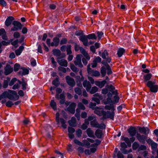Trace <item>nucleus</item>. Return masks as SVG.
Instances as JSON below:
<instances>
[{
    "label": "nucleus",
    "mask_w": 158,
    "mask_h": 158,
    "mask_svg": "<svg viewBox=\"0 0 158 158\" xmlns=\"http://www.w3.org/2000/svg\"><path fill=\"white\" fill-rule=\"evenodd\" d=\"M83 146L87 148H89L90 147H96L101 143V141L98 139L94 140L89 138H87L86 139L82 141Z\"/></svg>",
    "instance_id": "obj_1"
},
{
    "label": "nucleus",
    "mask_w": 158,
    "mask_h": 158,
    "mask_svg": "<svg viewBox=\"0 0 158 158\" xmlns=\"http://www.w3.org/2000/svg\"><path fill=\"white\" fill-rule=\"evenodd\" d=\"M95 109V113L99 116H102L103 119H106L107 118H110L113 120L114 115V113L113 112L110 113L109 111L106 112L103 110L100 111L98 109Z\"/></svg>",
    "instance_id": "obj_2"
},
{
    "label": "nucleus",
    "mask_w": 158,
    "mask_h": 158,
    "mask_svg": "<svg viewBox=\"0 0 158 158\" xmlns=\"http://www.w3.org/2000/svg\"><path fill=\"white\" fill-rule=\"evenodd\" d=\"M146 85L150 88L151 92L156 93L157 91L158 87L157 85L155 84L154 82L149 81L147 82Z\"/></svg>",
    "instance_id": "obj_3"
},
{
    "label": "nucleus",
    "mask_w": 158,
    "mask_h": 158,
    "mask_svg": "<svg viewBox=\"0 0 158 158\" xmlns=\"http://www.w3.org/2000/svg\"><path fill=\"white\" fill-rule=\"evenodd\" d=\"M9 94L8 96V98L10 100L16 101L19 99V97L17 95L16 92L14 90H9Z\"/></svg>",
    "instance_id": "obj_4"
},
{
    "label": "nucleus",
    "mask_w": 158,
    "mask_h": 158,
    "mask_svg": "<svg viewBox=\"0 0 158 158\" xmlns=\"http://www.w3.org/2000/svg\"><path fill=\"white\" fill-rule=\"evenodd\" d=\"M87 71L88 74L92 76L98 77L100 76V73L99 71L97 70H94L90 68V64L87 65Z\"/></svg>",
    "instance_id": "obj_5"
},
{
    "label": "nucleus",
    "mask_w": 158,
    "mask_h": 158,
    "mask_svg": "<svg viewBox=\"0 0 158 158\" xmlns=\"http://www.w3.org/2000/svg\"><path fill=\"white\" fill-rule=\"evenodd\" d=\"M90 124L91 126L93 127L98 128L102 129H104L105 128V126L104 124H99L96 118L91 121Z\"/></svg>",
    "instance_id": "obj_6"
},
{
    "label": "nucleus",
    "mask_w": 158,
    "mask_h": 158,
    "mask_svg": "<svg viewBox=\"0 0 158 158\" xmlns=\"http://www.w3.org/2000/svg\"><path fill=\"white\" fill-rule=\"evenodd\" d=\"M12 24L14 27L11 28V31H17L19 30H21L22 28V25L21 23L18 21H14L12 23Z\"/></svg>",
    "instance_id": "obj_7"
},
{
    "label": "nucleus",
    "mask_w": 158,
    "mask_h": 158,
    "mask_svg": "<svg viewBox=\"0 0 158 158\" xmlns=\"http://www.w3.org/2000/svg\"><path fill=\"white\" fill-rule=\"evenodd\" d=\"M81 55H77L76 60L74 61V63L76 65H78L79 67L82 68L83 65L81 62Z\"/></svg>",
    "instance_id": "obj_8"
},
{
    "label": "nucleus",
    "mask_w": 158,
    "mask_h": 158,
    "mask_svg": "<svg viewBox=\"0 0 158 158\" xmlns=\"http://www.w3.org/2000/svg\"><path fill=\"white\" fill-rule=\"evenodd\" d=\"M137 139L139 142L142 143H144L146 140L147 136L143 135H141L139 133H137L136 135Z\"/></svg>",
    "instance_id": "obj_9"
},
{
    "label": "nucleus",
    "mask_w": 158,
    "mask_h": 158,
    "mask_svg": "<svg viewBox=\"0 0 158 158\" xmlns=\"http://www.w3.org/2000/svg\"><path fill=\"white\" fill-rule=\"evenodd\" d=\"M5 71L4 74L6 75H7L11 73L13 71V68L8 64L6 65L4 68Z\"/></svg>",
    "instance_id": "obj_10"
},
{
    "label": "nucleus",
    "mask_w": 158,
    "mask_h": 158,
    "mask_svg": "<svg viewBox=\"0 0 158 158\" xmlns=\"http://www.w3.org/2000/svg\"><path fill=\"white\" fill-rule=\"evenodd\" d=\"M57 62L59 64L60 66L65 67H66L68 66V62L67 61L64 59L58 58L57 59Z\"/></svg>",
    "instance_id": "obj_11"
},
{
    "label": "nucleus",
    "mask_w": 158,
    "mask_h": 158,
    "mask_svg": "<svg viewBox=\"0 0 158 158\" xmlns=\"http://www.w3.org/2000/svg\"><path fill=\"white\" fill-rule=\"evenodd\" d=\"M139 131L141 133L146 135L147 136L149 134V130L147 127H140L139 128Z\"/></svg>",
    "instance_id": "obj_12"
},
{
    "label": "nucleus",
    "mask_w": 158,
    "mask_h": 158,
    "mask_svg": "<svg viewBox=\"0 0 158 158\" xmlns=\"http://www.w3.org/2000/svg\"><path fill=\"white\" fill-rule=\"evenodd\" d=\"M83 85V86L85 88L88 92L90 91L91 87V85L89 82L87 81V80H85L84 81Z\"/></svg>",
    "instance_id": "obj_13"
},
{
    "label": "nucleus",
    "mask_w": 158,
    "mask_h": 158,
    "mask_svg": "<svg viewBox=\"0 0 158 158\" xmlns=\"http://www.w3.org/2000/svg\"><path fill=\"white\" fill-rule=\"evenodd\" d=\"M66 79L67 82L69 85L73 86L75 85V83L74 80L71 78L69 76L66 77Z\"/></svg>",
    "instance_id": "obj_14"
},
{
    "label": "nucleus",
    "mask_w": 158,
    "mask_h": 158,
    "mask_svg": "<svg viewBox=\"0 0 158 158\" xmlns=\"http://www.w3.org/2000/svg\"><path fill=\"white\" fill-rule=\"evenodd\" d=\"M88 38L86 35H82L80 37V40L83 42L85 46H87L88 45Z\"/></svg>",
    "instance_id": "obj_15"
},
{
    "label": "nucleus",
    "mask_w": 158,
    "mask_h": 158,
    "mask_svg": "<svg viewBox=\"0 0 158 158\" xmlns=\"http://www.w3.org/2000/svg\"><path fill=\"white\" fill-rule=\"evenodd\" d=\"M76 104L74 103H72L69 105L68 108V110L72 114H74L75 112V108Z\"/></svg>",
    "instance_id": "obj_16"
},
{
    "label": "nucleus",
    "mask_w": 158,
    "mask_h": 158,
    "mask_svg": "<svg viewBox=\"0 0 158 158\" xmlns=\"http://www.w3.org/2000/svg\"><path fill=\"white\" fill-rule=\"evenodd\" d=\"M60 42V40L59 37H56L53 38V42L51 43V46H57Z\"/></svg>",
    "instance_id": "obj_17"
},
{
    "label": "nucleus",
    "mask_w": 158,
    "mask_h": 158,
    "mask_svg": "<svg viewBox=\"0 0 158 158\" xmlns=\"http://www.w3.org/2000/svg\"><path fill=\"white\" fill-rule=\"evenodd\" d=\"M14 19V18L11 16L7 17L5 21V25L7 27H9L11 24L12 22Z\"/></svg>",
    "instance_id": "obj_18"
},
{
    "label": "nucleus",
    "mask_w": 158,
    "mask_h": 158,
    "mask_svg": "<svg viewBox=\"0 0 158 158\" xmlns=\"http://www.w3.org/2000/svg\"><path fill=\"white\" fill-rule=\"evenodd\" d=\"M106 80H103L102 81H96L95 82V84L96 85L98 86L100 88H102L106 84Z\"/></svg>",
    "instance_id": "obj_19"
},
{
    "label": "nucleus",
    "mask_w": 158,
    "mask_h": 158,
    "mask_svg": "<svg viewBox=\"0 0 158 158\" xmlns=\"http://www.w3.org/2000/svg\"><path fill=\"white\" fill-rule=\"evenodd\" d=\"M81 52L85 57L87 60H89L90 57L87 53L85 51V49L81 47L80 48Z\"/></svg>",
    "instance_id": "obj_20"
},
{
    "label": "nucleus",
    "mask_w": 158,
    "mask_h": 158,
    "mask_svg": "<svg viewBox=\"0 0 158 158\" xmlns=\"http://www.w3.org/2000/svg\"><path fill=\"white\" fill-rule=\"evenodd\" d=\"M86 133L89 137L93 138H94V132L91 128H88L86 130Z\"/></svg>",
    "instance_id": "obj_21"
},
{
    "label": "nucleus",
    "mask_w": 158,
    "mask_h": 158,
    "mask_svg": "<svg viewBox=\"0 0 158 158\" xmlns=\"http://www.w3.org/2000/svg\"><path fill=\"white\" fill-rule=\"evenodd\" d=\"M70 126L72 127H75L76 126V118L74 117L71 118V119L68 122Z\"/></svg>",
    "instance_id": "obj_22"
},
{
    "label": "nucleus",
    "mask_w": 158,
    "mask_h": 158,
    "mask_svg": "<svg viewBox=\"0 0 158 158\" xmlns=\"http://www.w3.org/2000/svg\"><path fill=\"white\" fill-rule=\"evenodd\" d=\"M128 131L129 134L131 136H135L136 133V131L135 128L134 127H131L128 130Z\"/></svg>",
    "instance_id": "obj_23"
},
{
    "label": "nucleus",
    "mask_w": 158,
    "mask_h": 158,
    "mask_svg": "<svg viewBox=\"0 0 158 158\" xmlns=\"http://www.w3.org/2000/svg\"><path fill=\"white\" fill-rule=\"evenodd\" d=\"M107 88L109 89L110 91L113 94H118L117 90L115 89V88L112 85H109Z\"/></svg>",
    "instance_id": "obj_24"
},
{
    "label": "nucleus",
    "mask_w": 158,
    "mask_h": 158,
    "mask_svg": "<svg viewBox=\"0 0 158 158\" xmlns=\"http://www.w3.org/2000/svg\"><path fill=\"white\" fill-rule=\"evenodd\" d=\"M103 135V134L102 130L98 129L95 132V135L98 138H101Z\"/></svg>",
    "instance_id": "obj_25"
},
{
    "label": "nucleus",
    "mask_w": 158,
    "mask_h": 158,
    "mask_svg": "<svg viewBox=\"0 0 158 158\" xmlns=\"http://www.w3.org/2000/svg\"><path fill=\"white\" fill-rule=\"evenodd\" d=\"M24 47L23 46H20L19 48L15 51V53L16 55L17 56L20 55L24 49Z\"/></svg>",
    "instance_id": "obj_26"
},
{
    "label": "nucleus",
    "mask_w": 158,
    "mask_h": 158,
    "mask_svg": "<svg viewBox=\"0 0 158 158\" xmlns=\"http://www.w3.org/2000/svg\"><path fill=\"white\" fill-rule=\"evenodd\" d=\"M152 76V74L151 73H148L144 75L143 78L144 82L149 81L151 79Z\"/></svg>",
    "instance_id": "obj_27"
},
{
    "label": "nucleus",
    "mask_w": 158,
    "mask_h": 158,
    "mask_svg": "<svg viewBox=\"0 0 158 158\" xmlns=\"http://www.w3.org/2000/svg\"><path fill=\"white\" fill-rule=\"evenodd\" d=\"M124 52L125 50L123 48H120L118 50L117 54L119 57H120Z\"/></svg>",
    "instance_id": "obj_28"
},
{
    "label": "nucleus",
    "mask_w": 158,
    "mask_h": 158,
    "mask_svg": "<svg viewBox=\"0 0 158 158\" xmlns=\"http://www.w3.org/2000/svg\"><path fill=\"white\" fill-rule=\"evenodd\" d=\"M105 109L106 110H111L112 111V112H110V111L109 112L110 113L113 112L114 113V106L113 104H110V105L106 106L105 107Z\"/></svg>",
    "instance_id": "obj_29"
},
{
    "label": "nucleus",
    "mask_w": 158,
    "mask_h": 158,
    "mask_svg": "<svg viewBox=\"0 0 158 158\" xmlns=\"http://www.w3.org/2000/svg\"><path fill=\"white\" fill-rule=\"evenodd\" d=\"M86 120H85L84 123L81 127V128L83 130H85L88 127V125L89 124V122H87Z\"/></svg>",
    "instance_id": "obj_30"
},
{
    "label": "nucleus",
    "mask_w": 158,
    "mask_h": 158,
    "mask_svg": "<svg viewBox=\"0 0 158 158\" xmlns=\"http://www.w3.org/2000/svg\"><path fill=\"white\" fill-rule=\"evenodd\" d=\"M52 52L53 55L56 56H59L60 54V51L59 49H53Z\"/></svg>",
    "instance_id": "obj_31"
},
{
    "label": "nucleus",
    "mask_w": 158,
    "mask_h": 158,
    "mask_svg": "<svg viewBox=\"0 0 158 158\" xmlns=\"http://www.w3.org/2000/svg\"><path fill=\"white\" fill-rule=\"evenodd\" d=\"M61 123L62 127L64 129L67 128V125L66 124V121L63 118H60V122Z\"/></svg>",
    "instance_id": "obj_32"
},
{
    "label": "nucleus",
    "mask_w": 158,
    "mask_h": 158,
    "mask_svg": "<svg viewBox=\"0 0 158 158\" xmlns=\"http://www.w3.org/2000/svg\"><path fill=\"white\" fill-rule=\"evenodd\" d=\"M106 69L105 67L102 66L101 68V73L102 77H104L106 74Z\"/></svg>",
    "instance_id": "obj_33"
},
{
    "label": "nucleus",
    "mask_w": 158,
    "mask_h": 158,
    "mask_svg": "<svg viewBox=\"0 0 158 158\" xmlns=\"http://www.w3.org/2000/svg\"><path fill=\"white\" fill-rule=\"evenodd\" d=\"M98 90V88L96 86H93V87L91 89H90V90L89 92L91 94H94Z\"/></svg>",
    "instance_id": "obj_34"
},
{
    "label": "nucleus",
    "mask_w": 158,
    "mask_h": 158,
    "mask_svg": "<svg viewBox=\"0 0 158 158\" xmlns=\"http://www.w3.org/2000/svg\"><path fill=\"white\" fill-rule=\"evenodd\" d=\"M21 69L22 70V74L23 75H25L29 73V70L28 69L23 67L21 68Z\"/></svg>",
    "instance_id": "obj_35"
},
{
    "label": "nucleus",
    "mask_w": 158,
    "mask_h": 158,
    "mask_svg": "<svg viewBox=\"0 0 158 158\" xmlns=\"http://www.w3.org/2000/svg\"><path fill=\"white\" fill-rule=\"evenodd\" d=\"M123 140L125 142L128 146H131V143L129 139L127 137H123Z\"/></svg>",
    "instance_id": "obj_36"
},
{
    "label": "nucleus",
    "mask_w": 158,
    "mask_h": 158,
    "mask_svg": "<svg viewBox=\"0 0 158 158\" xmlns=\"http://www.w3.org/2000/svg\"><path fill=\"white\" fill-rule=\"evenodd\" d=\"M50 105L54 110H56V103L53 100H52L51 101Z\"/></svg>",
    "instance_id": "obj_37"
},
{
    "label": "nucleus",
    "mask_w": 158,
    "mask_h": 158,
    "mask_svg": "<svg viewBox=\"0 0 158 158\" xmlns=\"http://www.w3.org/2000/svg\"><path fill=\"white\" fill-rule=\"evenodd\" d=\"M88 39H96L97 37L94 33H92L86 35Z\"/></svg>",
    "instance_id": "obj_38"
},
{
    "label": "nucleus",
    "mask_w": 158,
    "mask_h": 158,
    "mask_svg": "<svg viewBox=\"0 0 158 158\" xmlns=\"http://www.w3.org/2000/svg\"><path fill=\"white\" fill-rule=\"evenodd\" d=\"M74 143L76 144H77L78 145L80 146H83L82 144V142H81L80 141H79L78 139H74L73 140Z\"/></svg>",
    "instance_id": "obj_39"
},
{
    "label": "nucleus",
    "mask_w": 158,
    "mask_h": 158,
    "mask_svg": "<svg viewBox=\"0 0 158 158\" xmlns=\"http://www.w3.org/2000/svg\"><path fill=\"white\" fill-rule=\"evenodd\" d=\"M62 91V89L60 88H57L56 89V92L57 94L56 96V98L57 99L59 98V94Z\"/></svg>",
    "instance_id": "obj_40"
},
{
    "label": "nucleus",
    "mask_w": 158,
    "mask_h": 158,
    "mask_svg": "<svg viewBox=\"0 0 158 158\" xmlns=\"http://www.w3.org/2000/svg\"><path fill=\"white\" fill-rule=\"evenodd\" d=\"M74 91L77 94L80 95L81 94V89L78 87L74 89Z\"/></svg>",
    "instance_id": "obj_41"
},
{
    "label": "nucleus",
    "mask_w": 158,
    "mask_h": 158,
    "mask_svg": "<svg viewBox=\"0 0 158 158\" xmlns=\"http://www.w3.org/2000/svg\"><path fill=\"white\" fill-rule=\"evenodd\" d=\"M70 68L74 72H77L78 71V69L76 68L73 64H70Z\"/></svg>",
    "instance_id": "obj_42"
},
{
    "label": "nucleus",
    "mask_w": 158,
    "mask_h": 158,
    "mask_svg": "<svg viewBox=\"0 0 158 158\" xmlns=\"http://www.w3.org/2000/svg\"><path fill=\"white\" fill-rule=\"evenodd\" d=\"M139 146V143L137 142H135L132 144V148L133 150H135L138 148Z\"/></svg>",
    "instance_id": "obj_43"
},
{
    "label": "nucleus",
    "mask_w": 158,
    "mask_h": 158,
    "mask_svg": "<svg viewBox=\"0 0 158 158\" xmlns=\"http://www.w3.org/2000/svg\"><path fill=\"white\" fill-rule=\"evenodd\" d=\"M108 55V53L106 50H104L102 53V57L103 59L106 58V56H107Z\"/></svg>",
    "instance_id": "obj_44"
},
{
    "label": "nucleus",
    "mask_w": 158,
    "mask_h": 158,
    "mask_svg": "<svg viewBox=\"0 0 158 158\" xmlns=\"http://www.w3.org/2000/svg\"><path fill=\"white\" fill-rule=\"evenodd\" d=\"M95 118V117L94 116L91 115L89 116L87 119H85V120H86V121L87 122H89V121H92Z\"/></svg>",
    "instance_id": "obj_45"
},
{
    "label": "nucleus",
    "mask_w": 158,
    "mask_h": 158,
    "mask_svg": "<svg viewBox=\"0 0 158 158\" xmlns=\"http://www.w3.org/2000/svg\"><path fill=\"white\" fill-rule=\"evenodd\" d=\"M76 133L77 136L80 137L82 134V131L81 130L78 129L76 131Z\"/></svg>",
    "instance_id": "obj_46"
},
{
    "label": "nucleus",
    "mask_w": 158,
    "mask_h": 158,
    "mask_svg": "<svg viewBox=\"0 0 158 158\" xmlns=\"http://www.w3.org/2000/svg\"><path fill=\"white\" fill-rule=\"evenodd\" d=\"M89 107L90 108L93 109H96V108H98V107L96 106V103H93L92 102H90Z\"/></svg>",
    "instance_id": "obj_47"
},
{
    "label": "nucleus",
    "mask_w": 158,
    "mask_h": 158,
    "mask_svg": "<svg viewBox=\"0 0 158 158\" xmlns=\"http://www.w3.org/2000/svg\"><path fill=\"white\" fill-rule=\"evenodd\" d=\"M118 94H115V96L114 97V101L113 102V103H117L118 102V100L119 99V98L118 95Z\"/></svg>",
    "instance_id": "obj_48"
},
{
    "label": "nucleus",
    "mask_w": 158,
    "mask_h": 158,
    "mask_svg": "<svg viewBox=\"0 0 158 158\" xmlns=\"http://www.w3.org/2000/svg\"><path fill=\"white\" fill-rule=\"evenodd\" d=\"M77 106L79 109L82 110H84L85 109V106L81 102H79Z\"/></svg>",
    "instance_id": "obj_49"
},
{
    "label": "nucleus",
    "mask_w": 158,
    "mask_h": 158,
    "mask_svg": "<svg viewBox=\"0 0 158 158\" xmlns=\"http://www.w3.org/2000/svg\"><path fill=\"white\" fill-rule=\"evenodd\" d=\"M9 92L8 91V92L5 91L2 94L4 98H8V96H9Z\"/></svg>",
    "instance_id": "obj_50"
},
{
    "label": "nucleus",
    "mask_w": 158,
    "mask_h": 158,
    "mask_svg": "<svg viewBox=\"0 0 158 158\" xmlns=\"http://www.w3.org/2000/svg\"><path fill=\"white\" fill-rule=\"evenodd\" d=\"M13 105V102L10 101H8L6 103V106L8 107H11Z\"/></svg>",
    "instance_id": "obj_51"
},
{
    "label": "nucleus",
    "mask_w": 158,
    "mask_h": 158,
    "mask_svg": "<svg viewBox=\"0 0 158 158\" xmlns=\"http://www.w3.org/2000/svg\"><path fill=\"white\" fill-rule=\"evenodd\" d=\"M101 58L99 56H97L94 58V61L98 64V63H100L101 61Z\"/></svg>",
    "instance_id": "obj_52"
},
{
    "label": "nucleus",
    "mask_w": 158,
    "mask_h": 158,
    "mask_svg": "<svg viewBox=\"0 0 158 158\" xmlns=\"http://www.w3.org/2000/svg\"><path fill=\"white\" fill-rule=\"evenodd\" d=\"M60 114L59 113L57 112L56 114V121L57 124H58L60 123L59 118Z\"/></svg>",
    "instance_id": "obj_53"
},
{
    "label": "nucleus",
    "mask_w": 158,
    "mask_h": 158,
    "mask_svg": "<svg viewBox=\"0 0 158 158\" xmlns=\"http://www.w3.org/2000/svg\"><path fill=\"white\" fill-rule=\"evenodd\" d=\"M20 65L18 64H15L14 66V70L15 71H18L20 68Z\"/></svg>",
    "instance_id": "obj_54"
},
{
    "label": "nucleus",
    "mask_w": 158,
    "mask_h": 158,
    "mask_svg": "<svg viewBox=\"0 0 158 158\" xmlns=\"http://www.w3.org/2000/svg\"><path fill=\"white\" fill-rule=\"evenodd\" d=\"M151 147H152V148L154 150V149H156V148H157V143L153 142L151 144Z\"/></svg>",
    "instance_id": "obj_55"
},
{
    "label": "nucleus",
    "mask_w": 158,
    "mask_h": 158,
    "mask_svg": "<svg viewBox=\"0 0 158 158\" xmlns=\"http://www.w3.org/2000/svg\"><path fill=\"white\" fill-rule=\"evenodd\" d=\"M68 131L69 133H73L75 131V129L72 127H68Z\"/></svg>",
    "instance_id": "obj_56"
},
{
    "label": "nucleus",
    "mask_w": 158,
    "mask_h": 158,
    "mask_svg": "<svg viewBox=\"0 0 158 158\" xmlns=\"http://www.w3.org/2000/svg\"><path fill=\"white\" fill-rule=\"evenodd\" d=\"M8 85V83L7 80H5L4 81L2 87L4 88H6Z\"/></svg>",
    "instance_id": "obj_57"
},
{
    "label": "nucleus",
    "mask_w": 158,
    "mask_h": 158,
    "mask_svg": "<svg viewBox=\"0 0 158 158\" xmlns=\"http://www.w3.org/2000/svg\"><path fill=\"white\" fill-rule=\"evenodd\" d=\"M17 81V79L15 78H13L10 81L9 83V85L10 86H12L13 85L15 82Z\"/></svg>",
    "instance_id": "obj_58"
},
{
    "label": "nucleus",
    "mask_w": 158,
    "mask_h": 158,
    "mask_svg": "<svg viewBox=\"0 0 158 158\" xmlns=\"http://www.w3.org/2000/svg\"><path fill=\"white\" fill-rule=\"evenodd\" d=\"M146 146L144 145H141L138 148V151L145 150L146 149Z\"/></svg>",
    "instance_id": "obj_59"
},
{
    "label": "nucleus",
    "mask_w": 158,
    "mask_h": 158,
    "mask_svg": "<svg viewBox=\"0 0 158 158\" xmlns=\"http://www.w3.org/2000/svg\"><path fill=\"white\" fill-rule=\"evenodd\" d=\"M112 93L109 92L107 94V96L108 98H107V101L108 102H112V100L111 98H110L112 96Z\"/></svg>",
    "instance_id": "obj_60"
},
{
    "label": "nucleus",
    "mask_w": 158,
    "mask_h": 158,
    "mask_svg": "<svg viewBox=\"0 0 158 158\" xmlns=\"http://www.w3.org/2000/svg\"><path fill=\"white\" fill-rule=\"evenodd\" d=\"M66 51L67 54L70 55L71 54L72 52L71 50V46L70 45L68 46L66 49Z\"/></svg>",
    "instance_id": "obj_61"
},
{
    "label": "nucleus",
    "mask_w": 158,
    "mask_h": 158,
    "mask_svg": "<svg viewBox=\"0 0 158 158\" xmlns=\"http://www.w3.org/2000/svg\"><path fill=\"white\" fill-rule=\"evenodd\" d=\"M58 69L59 71L62 72L64 73H65L66 72V70L65 68L59 66Z\"/></svg>",
    "instance_id": "obj_62"
},
{
    "label": "nucleus",
    "mask_w": 158,
    "mask_h": 158,
    "mask_svg": "<svg viewBox=\"0 0 158 158\" xmlns=\"http://www.w3.org/2000/svg\"><path fill=\"white\" fill-rule=\"evenodd\" d=\"M20 35L18 32H15L13 34V36L15 38H18L20 37Z\"/></svg>",
    "instance_id": "obj_63"
},
{
    "label": "nucleus",
    "mask_w": 158,
    "mask_h": 158,
    "mask_svg": "<svg viewBox=\"0 0 158 158\" xmlns=\"http://www.w3.org/2000/svg\"><path fill=\"white\" fill-rule=\"evenodd\" d=\"M58 80L57 79L54 80L52 82V84L56 86H57L58 85Z\"/></svg>",
    "instance_id": "obj_64"
}]
</instances>
